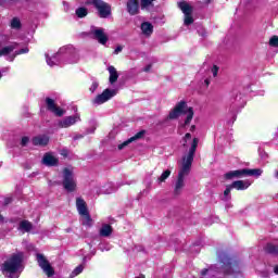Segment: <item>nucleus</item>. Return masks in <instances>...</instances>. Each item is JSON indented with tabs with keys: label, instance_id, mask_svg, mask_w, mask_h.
<instances>
[{
	"label": "nucleus",
	"instance_id": "26",
	"mask_svg": "<svg viewBox=\"0 0 278 278\" xmlns=\"http://www.w3.org/2000/svg\"><path fill=\"white\" fill-rule=\"evenodd\" d=\"M33 225L29 220H22L20 223L18 229L20 231L29 232L30 229H33Z\"/></svg>",
	"mask_w": 278,
	"mask_h": 278
},
{
	"label": "nucleus",
	"instance_id": "27",
	"mask_svg": "<svg viewBox=\"0 0 278 278\" xmlns=\"http://www.w3.org/2000/svg\"><path fill=\"white\" fill-rule=\"evenodd\" d=\"M80 216H81V224L85 227H92V217H90V213H86Z\"/></svg>",
	"mask_w": 278,
	"mask_h": 278
},
{
	"label": "nucleus",
	"instance_id": "2",
	"mask_svg": "<svg viewBox=\"0 0 278 278\" xmlns=\"http://www.w3.org/2000/svg\"><path fill=\"white\" fill-rule=\"evenodd\" d=\"M48 66H62L63 64H77L79 62V52L73 46H65L59 49L58 53L49 56L46 53Z\"/></svg>",
	"mask_w": 278,
	"mask_h": 278
},
{
	"label": "nucleus",
	"instance_id": "20",
	"mask_svg": "<svg viewBox=\"0 0 278 278\" xmlns=\"http://www.w3.org/2000/svg\"><path fill=\"white\" fill-rule=\"evenodd\" d=\"M230 186L235 190H248V188L251 186V182L250 180H236Z\"/></svg>",
	"mask_w": 278,
	"mask_h": 278
},
{
	"label": "nucleus",
	"instance_id": "6",
	"mask_svg": "<svg viewBox=\"0 0 278 278\" xmlns=\"http://www.w3.org/2000/svg\"><path fill=\"white\" fill-rule=\"evenodd\" d=\"M156 0H128L126 2V11L130 16H136L140 14V8L141 10H150L153 8V2Z\"/></svg>",
	"mask_w": 278,
	"mask_h": 278
},
{
	"label": "nucleus",
	"instance_id": "25",
	"mask_svg": "<svg viewBox=\"0 0 278 278\" xmlns=\"http://www.w3.org/2000/svg\"><path fill=\"white\" fill-rule=\"evenodd\" d=\"M262 173H264V170H262L261 168H245V177H262Z\"/></svg>",
	"mask_w": 278,
	"mask_h": 278
},
{
	"label": "nucleus",
	"instance_id": "24",
	"mask_svg": "<svg viewBox=\"0 0 278 278\" xmlns=\"http://www.w3.org/2000/svg\"><path fill=\"white\" fill-rule=\"evenodd\" d=\"M110 77H109V81L110 84H116V81H118V72L116 71V67L114 66H109L108 67Z\"/></svg>",
	"mask_w": 278,
	"mask_h": 278
},
{
	"label": "nucleus",
	"instance_id": "43",
	"mask_svg": "<svg viewBox=\"0 0 278 278\" xmlns=\"http://www.w3.org/2000/svg\"><path fill=\"white\" fill-rule=\"evenodd\" d=\"M5 223V218L3 217V215H0V224Z\"/></svg>",
	"mask_w": 278,
	"mask_h": 278
},
{
	"label": "nucleus",
	"instance_id": "38",
	"mask_svg": "<svg viewBox=\"0 0 278 278\" xmlns=\"http://www.w3.org/2000/svg\"><path fill=\"white\" fill-rule=\"evenodd\" d=\"M211 72H212L213 77H217L218 76V66L214 65L211 68Z\"/></svg>",
	"mask_w": 278,
	"mask_h": 278
},
{
	"label": "nucleus",
	"instance_id": "1",
	"mask_svg": "<svg viewBox=\"0 0 278 278\" xmlns=\"http://www.w3.org/2000/svg\"><path fill=\"white\" fill-rule=\"evenodd\" d=\"M199 147V138H193L189 152L182 156L181 164L178 169V176L174 187V194L179 197L184 188H186V178L190 175L192 170V162H194V153H197V148Z\"/></svg>",
	"mask_w": 278,
	"mask_h": 278
},
{
	"label": "nucleus",
	"instance_id": "8",
	"mask_svg": "<svg viewBox=\"0 0 278 278\" xmlns=\"http://www.w3.org/2000/svg\"><path fill=\"white\" fill-rule=\"evenodd\" d=\"M63 188L67 192H75V190H77V179H75L73 170L68 168H65L63 170Z\"/></svg>",
	"mask_w": 278,
	"mask_h": 278
},
{
	"label": "nucleus",
	"instance_id": "19",
	"mask_svg": "<svg viewBox=\"0 0 278 278\" xmlns=\"http://www.w3.org/2000/svg\"><path fill=\"white\" fill-rule=\"evenodd\" d=\"M143 136H144V130L137 132L135 136L130 137L128 140L124 141L118 146L119 151H122L124 147L131 144V142H136V140H140V138H142Z\"/></svg>",
	"mask_w": 278,
	"mask_h": 278
},
{
	"label": "nucleus",
	"instance_id": "45",
	"mask_svg": "<svg viewBox=\"0 0 278 278\" xmlns=\"http://www.w3.org/2000/svg\"><path fill=\"white\" fill-rule=\"evenodd\" d=\"M274 273H275V275H278V265L275 266Z\"/></svg>",
	"mask_w": 278,
	"mask_h": 278
},
{
	"label": "nucleus",
	"instance_id": "36",
	"mask_svg": "<svg viewBox=\"0 0 278 278\" xmlns=\"http://www.w3.org/2000/svg\"><path fill=\"white\" fill-rule=\"evenodd\" d=\"M215 269H216V267H211L208 269H203L201 271V275H202V277H205V275H207V273H211V275L214 277V274L212 273V270H215Z\"/></svg>",
	"mask_w": 278,
	"mask_h": 278
},
{
	"label": "nucleus",
	"instance_id": "29",
	"mask_svg": "<svg viewBox=\"0 0 278 278\" xmlns=\"http://www.w3.org/2000/svg\"><path fill=\"white\" fill-rule=\"evenodd\" d=\"M84 268H86V266H84V264L78 265L70 275V278H75L79 275H81L84 273Z\"/></svg>",
	"mask_w": 278,
	"mask_h": 278
},
{
	"label": "nucleus",
	"instance_id": "41",
	"mask_svg": "<svg viewBox=\"0 0 278 278\" xmlns=\"http://www.w3.org/2000/svg\"><path fill=\"white\" fill-rule=\"evenodd\" d=\"M151 68H152V65L149 64V65H147V66L143 68V72H144V73H149V72L151 71Z\"/></svg>",
	"mask_w": 278,
	"mask_h": 278
},
{
	"label": "nucleus",
	"instance_id": "34",
	"mask_svg": "<svg viewBox=\"0 0 278 278\" xmlns=\"http://www.w3.org/2000/svg\"><path fill=\"white\" fill-rule=\"evenodd\" d=\"M97 88H99V81L93 80L90 88H89V91L94 93V92H97Z\"/></svg>",
	"mask_w": 278,
	"mask_h": 278
},
{
	"label": "nucleus",
	"instance_id": "33",
	"mask_svg": "<svg viewBox=\"0 0 278 278\" xmlns=\"http://www.w3.org/2000/svg\"><path fill=\"white\" fill-rule=\"evenodd\" d=\"M269 47L278 48V36L275 35L269 39Z\"/></svg>",
	"mask_w": 278,
	"mask_h": 278
},
{
	"label": "nucleus",
	"instance_id": "39",
	"mask_svg": "<svg viewBox=\"0 0 278 278\" xmlns=\"http://www.w3.org/2000/svg\"><path fill=\"white\" fill-rule=\"evenodd\" d=\"M121 51H123V46H118L117 48H115L114 54L118 55V53H121Z\"/></svg>",
	"mask_w": 278,
	"mask_h": 278
},
{
	"label": "nucleus",
	"instance_id": "10",
	"mask_svg": "<svg viewBox=\"0 0 278 278\" xmlns=\"http://www.w3.org/2000/svg\"><path fill=\"white\" fill-rule=\"evenodd\" d=\"M178 8L185 15V25H192L194 23V18L192 17V7L188 2H179Z\"/></svg>",
	"mask_w": 278,
	"mask_h": 278
},
{
	"label": "nucleus",
	"instance_id": "7",
	"mask_svg": "<svg viewBox=\"0 0 278 278\" xmlns=\"http://www.w3.org/2000/svg\"><path fill=\"white\" fill-rule=\"evenodd\" d=\"M86 5H93L100 18H109V16H112V5L103 0H87Z\"/></svg>",
	"mask_w": 278,
	"mask_h": 278
},
{
	"label": "nucleus",
	"instance_id": "5",
	"mask_svg": "<svg viewBox=\"0 0 278 278\" xmlns=\"http://www.w3.org/2000/svg\"><path fill=\"white\" fill-rule=\"evenodd\" d=\"M218 257L223 264L218 273H224V275H238L240 273V262L229 257L227 253H222Z\"/></svg>",
	"mask_w": 278,
	"mask_h": 278
},
{
	"label": "nucleus",
	"instance_id": "18",
	"mask_svg": "<svg viewBox=\"0 0 278 278\" xmlns=\"http://www.w3.org/2000/svg\"><path fill=\"white\" fill-rule=\"evenodd\" d=\"M227 179H240V177H247L245 168L231 170L225 174Z\"/></svg>",
	"mask_w": 278,
	"mask_h": 278
},
{
	"label": "nucleus",
	"instance_id": "31",
	"mask_svg": "<svg viewBox=\"0 0 278 278\" xmlns=\"http://www.w3.org/2000/svg\"><path fill=\"white\" fill-rule=\"evenodd\" d=\"M170 169H166L162 173V175L157 178L159 184H164L170 177Z\"/></svg>",
	"mask_w": 278,
	"mask_h": 278
},
{
	"label": "nucleus",
	"instance_id": "15",
	"mask_svg": "<svg viewBox=\"0 0 278 278\" xmlns=\"http://www.w3.org/2000/svg\"><path fill=\"white\" fill-rule=\"evenodd\" d=\"M141 34L142 36H144V38H151V36H153V24H151V22H142L141 26Z\"/></svg>",
	"mask_w": 278,
	"mask_h": 278
},
{
	"label": "nucleus",
	"instance_id": "3",
	"mask_svg": "<svg viewBox=\"0 0 278 278\" xmlns=\"http://www.w3.org/2000/svg\"><path fill=\"white\" fill-rule=\"evenodd\" d=\"M23 252L12 254L1 266L2 274L7 278H20L25 266H23Z\"/></svg>",
	"mask_w": 278,
	"mask_h": 278
},
{
	"label": "nucleus",
	"instance_id": "14",
	"mask_svg": "<svg viewBox=\"0 0 278 278\" xmlns=\"http://www.w3.org/2000/svg\"><path fill=\"white\" fill-rule=\"evenodd\" d=\"M91 34L94 40H98L100 45L108 43V35H105V30L103 28H94L93 30H91Z\"/></svg>",
	"mask_w": 278,
	"mask_h": 278
},
{
	"label": "nucleus",
	"instance_id": "35",
	"mask_svg": "<svg viewBox=\"0 0 278 278\" xmlns=\"http://www.w3.org/2000/svg\"><path fill=\"white\" fill-rule=\"evenodd\" d=\"M11 37L10 35H1L0 36V42H2V45H5V42H10Z\"/></svg>",
	"mask_w": 278,
	"mask_h": 278
},
{
	"label": "nucleus",
	"instance_id": "32",
	"mask_svg": "<svg viewBox=\"0 0 278 278\" xmlns=\"http://www.w3.org/2000/svg\"><path fill=\"white\" fill-rule=\"evenodd\" d=\"M266 251H267V253H270L271 255H276V253L278 252V247L273 243H268L266 245Z\"/></svg>",
	"mask_w": 278,
	"mask_h": 278
},
{
	"label": "nucleus",
	"instance_id": "49",
	"mask_svg": "<svg viewBox=\"0 0 278 278\" xmlns=\"http://www.w3.org/2000/svg\"><path fill=\"white\" fill-rule=\"evenodd\" d=\"M206 81V84H210V81H207V80H205Z\"/></svg>",
	"mask_w": 278,
	"mask_h": 278
},
{
	"label": "nucleus",
	"instance_id": "13",
	"mask_svg": "<svg viewBox=\"0 0 278 278\" xmlns=\"http://www.w3.org/2000/svg\"><path fill=\"white\" fill-rule=\"evenodd\" d=\"M46 105H47V110H49V112H52V114L54 116H59L62 117L64 116V114H66V111L60 106H58V104H55V100L51 99V98H46Z\"/></svg>",
	"mask_w": 278,
	"mask_h": 278
},
{
	"label": "nucleus",
	"instance_id": "30",
	"mask_svg": "<svg viewBox=\"0 0 278 278\" xmlns=\"http://www.w3.org/2000/svg\"><path fill=\"white\" fill-rule=\"evenodd\" d=\"M75 13L78 18H86L88 16V9L80 7L76 9Z\"/></svg>",
	"mask_w": 278,
	"mask_h": 278
},
{
	"label": "nucleus",
	"instance_id": "37",
	"mask_svg": "<svg viewBox=\"0 0 278 278\" xmlns=\"http://www.w3.org/2000/svg\"><path fill=\"white\" fill-rule=\"evenodd\" d=\"M27 144H29V137H23L21 140V146L27 147Z\"/></svg>",
	"mask_w": 278,
	"mask_h": 278
},
{
	"label": "nucleus",
	"instance_id": "40",
	"mask_svg": "<svg viewBox=\"0 0 278 278\" xmlns=\"http://www.w3.org/2000/svg\"><path fill=\"white\" fill-rule=\"evenodd\" d=\"M192 138V135H190V132H187L185 135V142H188V140H190Z\"/></svg>",
	"mask_w": 278,
	"mask_h": 278
},
{
	"label": "nucleus",
	"instance_id": "28",
	"mask_svg": "<svg viewBox=\"0 0 278 278\" xmlns=\"http://www.w3.org/2000/svg\"><path fill=\"white\" fill-rule=\"evenodd\" d=\"M231 190H233V187H231V185H228L224 191L222 201H231Z\"/></svg>",
	"mask_w": 278,
	"mask_h": 278
},
{
	"label": "nucleus",
	"instance_id": "21",
	"mask_svg": "<svg viewBox=\"0 0 278 278\" xmlns=\"http://www.w3.org/2000/svg\"><path fill=\"white\" fill-rule=\"evenodd\" d=\"M10 29H13L14 31H21L23 29V23L21 22V17H13L9 22Z\"/></svg>",
	"mask_w": 278,
	"mask_h": 278
},
{
	"label": "nucleus",
	"instance_id": "44",
	"mask_svg": "<svg viewBox=\"0 0 278 278\" xmlns=\"http://www.w3.org/2000/svg\"><path fill=\"white\" fill-rule=\"evenodd\" d=\"M112 192H114V190H106L104 191V194H112Z\"/></svg>",
	"mask_w": 278,
	"mask_h": 278
},
{
	"label": "nucleus",
	"instance_id": "16",
	"mask_svg": "<svg viewBox=\"0 0 278 278\" xmlns=\"http://www.w3.org/2000/svg\"><path fill=\"white\" fill-rule=\"evenodd\" d=\"M33 144L35 147H47L49 144V136L38 135L33 138Z\"/></svg>",
	"mask_w": 278,
	"mask_h": 278
},
{
	"label": "nucleus",
	"instance_id": "12",
	"mask_svg": "<svg viewBox=\"0 0 278 278\" xmlns=\"http://www.w3.org/2000/svg\"><path fill=\"white\" fill-rule=\"evenodd\" d=\"M37 262L48 277H53V275H55V270H53V267H51V264L45 255L37 254Z\"/></svg>",
	"mask_w": 278,
	"mask_h": 278
},
{
	"label": "nucleus",
	"instance_id": "50",
	"mask_svg": "<svg viewBox=\"0 0 278 278\" xmlns=\"http://www.w3.org/2000/svg\"><path fill=\"white\" fill-rule=\"evenodd\" d=\"M2 77L1 73H0V78Z\"/></svg>",
	"mask_w": 278,
	"mask_h": 278
},
{
	"label": "nucleus",
	"instance_id": "17",
	"mask_svg": "<svg viewBox=\"0 0 278 278\" xmlns=\"http://www.w3.org/2000/svg\"><path fill=\"white\" fill-rule=\"evenodd\" d=\"M42 164L46 166H58V157L53 153H46L42 159Z\"/></svg>",
	"mask_w": 278,
	"mask_h": 278
},
{
	"label": "nucleus",
	"instance_id": "4",
	"mask_svg": "<svg viewBox=\"0 0 278 278\" xmlns=\"http://www.w3.org/2000/svg\"><path fill=\"white\" fill-rule=\"evenodd\" d=\"M186 115L185 123L181 125V127H186L190 123H192V118H194V110L192 108L188 106L186 101H180L176 104L174 110L169 113L168 118L170 121H175V118H179L181 115Z\"/></svg>",
	"mask_w": 278,
	"mask_h": 278
},
{
	"label": "nucleus",
	"instance_id": "22",
	"mask_svg": "<svg viewBox=\"0 0 278 278\" xmlns=\"http://www.w3.org/2000/svg\"><path fill=\"white\" fill-rule=\"evenodd\" d=\"M76 207L80 216L84 214H88V206H86V201L84 199L81 198L76 199Z\"/></svg>",
	"mask_w": 278,
	"mask_h": 278
},
{
	"label": "nucleus",
	"instance_id": "46",
	"mask_svg": "<svg viewBox=\"0 0 278 278\" xmlns=\"http://www.w3.org/2000/svg\"><path fill=\"white\" fill-rule=\"evenodd\" d=\"M194 129H197V126L192 125V126L190 127V131H194Z\"/></svg>",
	"mask_w": 278,
	"mask_h": 278
},
{
	"label": "nucleus",
	"instance_id": "47",
	"mask_svg": "<svg viewBox=\"0 0 278 278\" xmlns=\"http://www.w3.org/2000/svg\"><path fill=\"white\" fill-rule=\"evenodd\" d=\"M275 177H276V179H278V169L275 173Z\"/></svg>",
	"mask_w": 278,
	"mask_h": 278
},
{
	"label": "nucleus",
	"instance_id": "11",
	"mask_svg": "<svg viewBox=\"0 0 278 278\" xmlns=\"http://www.w3.org/2000/svg\"><path fill=\"white\" fill-rule=\"evenodd\" d=\"M81 122V116L79 113H76L75 115L66 116L63 119L59 121L58 126L61 129H68V127H73V125H76V123Z\"/></svg>",
	"mask_w": 278,
	"mask_h": 278
},
{
	"label": "nucleus",
	"instance_id": "23",
	"mask_svg": "<svg viewBox=\"0 0 278 278\" xmlns=\"http://www.w3.org/2000/svg\"><path fill=\"white\" fill-rule=\"evenodd\" d=\"M113 231L114 230L112 229V226L110 224H104L100 228L99 233H100L101 238H110V236Z\"/></svg>",
	"mask_w": 278,
	"mask_h": 278
},
{
	"label": "nucleus",
	"instance_id": "9",
	"mask_svg": "<svg viewBox=\"0 0 278 278\" xmlns=\"http://www.w3.org/2000/svg\"><path fill=\"white\" fill-rule=\"evenodd\" d=\"M118 94V90L116 89H105L102 93L98 94L92 101V105L96 108L99 105H103V103H108L110 99H114Z\"/></svg>",
	"mask_w": 278,
	"mask_h": 278
},
{
	"label": "nucleus",
	"instance_id": "42",
	"mask_svg": "<svg viewBox=\"0 0 278 278\" xmlns=\"http://www.w3.org/2000/svg\"><path fill=\"white\" fill-rule=\"evenodd\" d=\"M203 1H204L205 5H210V3H212V1H214V0H203Z\"/></svg>",
	"mask_w": 278,
	"mask_h": 278
},
{
	"label": "nucleus",
	"instance_id": "48",
	"mask_svg": "<svg viewBox=\"0 0 278 278\" xmlns=\"http://www.w3.org/2000/svg\"><path fill=\"white\" fill-rule=\"evenodd\" d=\"M262 96H264V91H262V93H261Z\"/></svg>",
	"mask_w": 278,
	"mask_h": 278
}]
</instances>
